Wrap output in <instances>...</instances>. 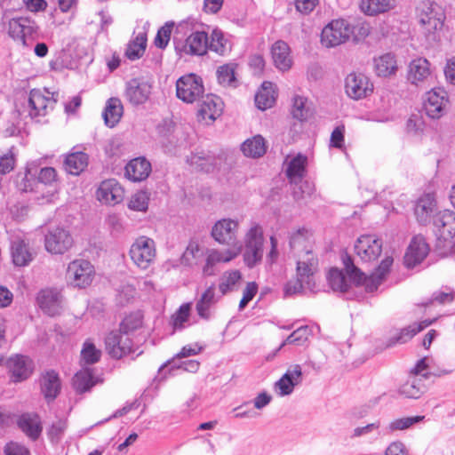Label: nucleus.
I'll return each instance as SVG.
<instances>
[{
  "mask_svg": "<svg viewBox=\"0 0 455 455\" xmlns=\"http://www.w3.org/2000/svg\"><path fill=\"white\" fill-rule=\"evenodd\" d=\"M311 236V233L306 228H299L290 236V247L298 256L297 279L286 283V295L299 293L303 289L313 291L315 288L314 274L317 269L318 261L312 252Z\"/></svg>",
  "mask_w": 455,
  "mask_h": 455,
  "instance_id": "f257e3e1",
  "label": "nucleus"
},
{
  "mask_svg": "<svg viewBox=\"0 0 455 455\" xmlns=\"http://www.w3.org/2000/svg\"><path fill=\"white\" fill-rule=\"evenodd\" d=\"M417 19L426 39L429 42L436 41L445 20L443 7L433 1H422L417 7Z\"/></svg>",
  "mask_w": 455,
  "mask_h": 455,
  "instance_id": "f03ea898",
  "label": "nucleus"
},
{
  "mask_svg": "<svg viewBox=\"0 0 455 455\" xmlns=\"http://www.w3.org/2000/svg\"><path fill=\"white\" fill-rule=\"evenodd\" d=\"M346 271L349 276L357 283L363 284L366 291L373 292L386 279L393 265V258L390 256L385 257L376 270L370 275L366 276L353 262L351 257L347 254L342 258Z\"/></svg>",
  "mask_w": 455,
  "mask_h": 455,
  "instance_id": "7ed1b4c3",
  "label": "nucleus"
},
{
  "mask_svg": "<svg viewBox=\"0 0 455 455\" xmlns=\"http://www.w3.org/2000/svg\"><path fill=\"white\" fill-rule=\"evenodd\" d=\"M39 27L29 17L20 16L10 19L7 22V33L15 42L28 46V41H34L38 35Z\"/></svg>",
  "mask_w": 455,
  "mask_h": 455,
  "instance_id": "20e7f679",
  "label": "nucleus"
},
{
  "mask_svg": "<svg viewBox=\"0 0 455 455\" xmlns=\"http://www.w3.org/2000/svg\"><path fill=\"white\" fill-rule=\"evenodd\" d=\"M95 275L94 267L90 261L75 259L71 261L66 270L67 284L77 289H84L91 285Z\"/></svg>",
  "mask_w": 455,
  "mask_h": 455,
  "instance_id": "39448f33",
  "label": "nucleus"
},
{
  "mask_svg": "<svg viewBox=\"0 0 455 455\" xmlns=\"http://www.w3.org/2000/svg\"><path fill=\"white\" fill-rule=\"evenodd\" d=\"M263 230L258 224H253L244 236L243 260L247 267H253L263 256Z\"/></svg>",
  "mask_w": 455,
  "mask_h": 455,
  "instance_id": "423d86ee",
  "label": "nucleus"
},
{
  "mask_svg": "<svg viewBox=\"0 0 455 455\" xmlns=\"http://www.w3.org/2000/svg\"><path fill=\"white\" fill-rule=\"evenodd\" d=\"M129 255L132 262L140 269H148L156 256V243L148 236L138 237L132 244Z\"/></svg>",
  "mask_w": 455,
  "mask_h": 455,
  "instance_id": "0eeeda50",
  "label": "nucleus"
},
{
  "mask_svg": "<svg viewBox=\"0 0 455 455\" xmlns=\"http://www.w3.org/2000/svg\"><path fill=\"white\" fill-rule=\"evenodd\" d=\"M239 221L231 218H224L214 223L212 228L211 235L220 244L229 246L235 250L241 246L238 237Z\"/></svg>",
  "mask_w": 455,
  "mask_h": 455,
  "instance_id": "6e6552de",
  "label": "nucleus"
},
{
  "mask_svg": "<svg viewBox=\"0 0 455 455\" xmlns=\"http://www.w3.org/2000/svg\"><path fill=\"white\" fill-rule=\"evenodd\" d=\"M353 34L350 24L343 20H334L322 30L321 43L327 48L335 47L346 43Z\"/></svg>",
  "mask_w": 455,
  "mask_h": 455,
  "instance_id": "1a4fd4ad",
  "label": "nucleus"
},
{
  "mask_svg": "<svg viewBox=\"0 0 455 455\" xmlns=\"http://www.w3.org/2000/svg\"><path fill=\"white\" fill-rule=\"evenodd\" d=\"M204 92L202 78L195 74L182 76L176 82V95L185 103H194L203 97Z\"/></svg>",
  "mask_w": 455,
  "mask_h": 455,
  "instance_id": "9d476101",
  "label": "nucleus"
},
{
  "mask_svg": "<svg viewBox=\"0 0 455 455\" xmlns=\"http://www.w3.org/2000/svg\"><path fill=\"white\" fill-rule=\"evenodd\" d=\"M105 348L114 359H120L136 351L130 336L120 331H112L105 338Z\"/></svg>",
  "mask_w": 455,
  "mask_h": 455,
  "instance_id": "9b49d317",
  "label": "nucleus"
},
{
  "mask_svg": "<svg viewBox=\"0 0 455 455\" xmlns=\"http://www.w3.org/2000/svg\"><path fill=\"white\" fill-rule=\"evenodd\" d=\"M57 102V99L48 91L33 89L28 97V115L32 117L44 116L49 111L52 110Z\"/></svg>",
  "mask_w": 455,
  "mask_h": 455,
  "instance_id": "f8f14e48",
  "label": "nucleus"
},
{
  "mask_svg": "<svg viewBox=\"0 0 455 455\" xmlns=\"http://www.w3.org/2000/svg\"><path fill=\"white\" fill-rule=\"evenodd\" d=\"M382 251V241L373 235H363L357 238L355 252L363 262L376 260Z\"/></svg>",
  "mask_w": 455,
  "mask_h": 455,
  "instance_id": "ddd939ff",
  "label": "nucleus"
},
{
  "mask_svg": "<svg viewBox=\"0 0 455 455\" xmlns=\"http://www.w3.org/2000/svg\"><path fill=\"white\" fill-rule=\"evenodd\" d=\"M152 92V84L144 78H132L125 84L124 98L133 106L148 101Z\"/></svg>",
  "mask_w": 455,
  "mask_h": 455,
  "instance_id": "4468645a",
  "label": "nucleus"
},
{
  "mask_svg": "<svg viewBox=\"0 0 455 455\" xmlns=\"http://www.w3.org/2000/svg\"><path fill=\"white\" fill-rule=\"evenodd\" d=\"M73 237L69 232L61 228H56L48 232L44 238V246L52 254H63L73 246Z\"/></svg>",
  "mask_w": 455,
  "mask_h": 455,
  "instance_id": "2eb2a0df",
  "label": "nucleus"
},
{
  "mask_svg": "<svg viewBox=\"0 0 455 455\" xmlns=\"http://www.w3.org/2000/svg\"><path fill=\"white\" fill-rule=\"evenodd\" d=\"M345 90L349 98L361 100L372 92L373 85L365 75L351 73L346 77Z\"/></svg>",
  "mask_w": 455,
  "mask_h": 455,
  "instance_id": "dca6fc26",
  "label": "nucleus"
},
{
  "mask_svg": "<svg viewBox=\"0 0 455 455\" xmlns=\"http://www.w3.org/2000/svg\"><path fill=\"white\" fill-rule=\"evenodd\" d=\"M242 251L241 246L235 250L227 249L220 251L217 249H208L205 252V265L203 267V273L205 275H214V267L219 263H227L236 258Z\"/></svg>",
  "mask_w": 455,
  "mask_h": 455,
  "instance_id": "f3484780",
  "label": "nucleus"
},
{
  "mask_svg": "<svg viewBox=\"0 0 455 455\" xmlns=\"http://www.w3.org/2000/svg\"><path fill=\"white\" fill-rule=\"evenodd\" d=\"M435 234L438 240L454 243L455 238V212L445 210L439 213L435 220Z\"/></svg>",
  "mask_w": 455,
  "mask_h": 455,
  "instance_id": "a211bd4d",
  "label": "nucleus"
},
{
  "mask_svg": "<svg viewBox=\"0 0 455 455\" xmlns=\"http://www.w3.org/2000/svg\"><path fill=\"white\" fill-rule=\"evenodd\" d=\"M447 93L443 89H433L427 92L424 100V109L426 114L431 118H440L447 106Z\"/></svg>",
  "mask_w": 455,
  "mask_h": 455,
  "instance_id": "6ab92c4d",
  "label": "nucleus"
},
{
  "mask_svg": "<svg viewBox=\"0 0 455 455\" xmlns=\"http://www.w3.org/2000/svg\"><path fill=\"white\" fill-rule=\"evenodd\" d=\"M302 382V370L299 364L288 368L282 378L275 382V388L280 396L289 395L296 386Z\"/></svg>",
  "mask_w": 455,
  "mask_h": 455,
  "instance_id": "aec40b11",
  "label": "nucleus"
},
{
  "mask_svg": "<svg viewBox=\"0 0 455 455\" xmlns=\"http://www.w3.org/2000/svg\"><path fill=\"white\" fill-rule=\"evenodd\" d=\"M37 303L40 308L49 315H56L60 314L63 297L56 289H44L42 290L37 295Z\"/></svg>",
  "mask_w": 455,
  "mask_h": 455,
  "instance_id": "412c9836",
  "label": "nucleus"
},
{
  "mask_svg": "<svg viewBox=\"0 0 455 455\" xmlns=\"http://www.w3.org/2000/svg\"><path fill=\"white\" fill-rule=\"evenodd\" d=\"M124 189L114 179L104 180L97 190V198L106 204H117L124 199Z\"/></svg>",
  "mask_w": 455,
  "mask_h": 455,
  "instance_id": "4be33fe9",
  "label": "nucleus"
},
{
  "mask_svg": "<svg viewBox=\"0 0 455 455\" xmlns=\"http://www.w3.org/2000/svg\"><path fill=\"white\" fill-rule=\"evenodd\" d=\"M431 76L430 63L425 58L412 60L408 67L407 79L416 86L424 85Z\"/></svg>",
  "mask_w": 455,
  "mask_h": 455,
  "instance_id": "5701e85b",
  "label": "nucleus"
},
{
  "mask_svg": "<svg viewBox=\"0 0 455 455\" xmlns=\"http://www.w3.org/2000/svg\"><path fill=\"white\" fill-rule=\"evenodd\" d=\"M429 247L422 235L412 238L407 252L404 256V263L407 267H414L419 264L428 254Z\"/></svg>",
  "mask_w": 455,
  "mask_h": 455,
  "instance_id": "b1692460",
  "label": "nucleus"
},
{
  "mask_svg": "<svg viewBox=\"0 0 455 455\" xmlns=\"http://www.w3.org/2000/svg\"><path fill=\"white\" fill-rule=\"evenodd\" d=\"M209 49L208 35L204 31L190 34L180 51L187 55L203 56Z\"/></svg>",
  "mask_w": 455,
  "mask_h": 455,
  "instance_id": "393cba45",
  "label": "nucleus"
},
{
  "mask_svg": "<svg viewBox=\"0 0 455 455\" xmlns=\"http://www.w3.org/2000/svg\"><path fill=\"white\" fill-rule=\"evenodd\" d=\"M198 109V118L205 123L213 122L222 112L221 100L213 94L203 95Z\"/></svg>",
  "mask_w": 455,
  "mask_h": 455,
  "instance_id": "a878e982",
  "label": "nucleus"
},
{
  "mask_svg": "<svg viewBox=\"0 0 455 455\" xmlns=\"http://www.w3.org/2000/svg\"><path fill=\"white\" fill-rule=\"evenodd\" d=\"M125 177L133 182L145 180L151 172V164L143 156L132 159L124 168Z\"/></svg>",
  "mask_w": 455,
  "mask_h": 455,
  "instance_id": "bb28decb",
  "label": "nucleus"
},
{
  "mask_svg": "<svg viewBox=\"0 0 455 455\" xmlns=\"http://www.w3.org/2000/svg\"><path fill=\"white\" fill-rule=\"evenodd\" d=\"M148 29L144 26L140 30L134 32V36L127 44L124 55L130 60H137L145 53L147 47Z\"/></svg>",
  "mask_w": 455,
  "mask_h": 455,
  "instance_id": "cd10ccee",
  "label": "nucleus"
},
{
  "mask_svg": "<svg viewBox=\"0 0 455 455\" xmlns=\"http://www.w3.org/2000/svg\"><path fill=\"white\" fill-rule=\"evenodd\" d=\"M7 365L15 382L26 379L32 372V361L24 355L11 357Z\"/></svg>",
  "mask_w": 455,
  "mask_h": 455,
  "instance_id": "c85d7f7f",
  "label": "nucleus"
},
{
  "mask_svg": "<svg viewBox=\"0 0 455 455\" xmlns=\"http://www.w3.org/2000/svg\"><path fill=\"white\" fill-rule=\"evenodd\" d=\"M272 59L275 66L281 71L291 68L292 60L290 55V47L284 41L275 42L271 48Z\"/></svg>",
  "mask_w": 455,
  "mask_h": 455,
  "instance_id": "c756f323",
  "label": "nucleus"
},
{
  "mask_svg": "<svg viewBox=\"0 0 455 455\" xmlns=\"http://www.w3.org/2000/svg\"><path fill=\"white\" fill-rule=\"evenodd\" d=\"M435 208V200L433 195L426 194L420 196L415 204L414 213L417 220L426 225L429 222L431 215Z\"/></svg>",
  "mask_w": 455,
  "mask_h": 455,
  "instance_id": "7c9ffc66",
  "label": "nucleus"
},
{
  "mask_svg": "<svg viewBox=\"0 0 455 455\" xmlns=\"http://www.w3.org/2000/svg\"><path fill=\"white\" fill-rule=\"evenodd\" d=\"M216 302L215 286L212 284L204 291L196 302V310L199 317L204 320H210Z\"/></svg>",
  "mask_w": 455,
  "mask_h": 455,
  "instance_id": "2f4dec72",
  "label": "nucleus"
},
{
  "mask_svg": "<svg viewBox=\"0 0 455 455\" xmlns=\"http://www.w3.org/2000/svg\"><path fill=\"white\" fill-rule=\"evenodd\" d=\"M17 423L19 427L32 440H36L42 432L40 419L36 414L24 413L19 418Z\"/></svg>",
  "mask_w": 455,
  "mask_h": 455,
  "instance_id": "473e14b6",
  "label": "nucleus"
},
{
  "mask_svg": "<svg viewBox=\"0 0 455 455\" xmlns=\"http://www.w3.org/2000/svg\"><path fill=\"white\" fill-rule=\"evenodd\" d=\"M41 389L47 400L55 399L60 390V380L58 373L54 371H46L42 376Z\"/></svg>",
  "mask_w": 455,
  "mask_h": 455,
  "instance_id": "72a5a7b5",
  "label": "nucleus"
},
{
  "mask_svg": "<svg viewBox=\"0 0 455 455\" xmlns=\"http://www.w3.org/2000/svg\"><path fill=\"white\" fill-rule=\"evenodd\" d=\"M89 162L88 155L77 151L67 155L64 161L65 170L72 175H79L87 167Z\"/></svg>",
  "mask_w": 455,
  "mask_h": 455,
  "instance_id": "f704fd0d",
  "label": "nucleus"
},
{
  "mask_svg": "<svg viewBox=\"0 0 455 455\" xmlns=\"http://www.w3.org/2000/svg\"><path fill=\"white\" fill-rule=\"evenodd\" d=\"M124 113V108L118 98H110L107 101L103 111V118L107 126L114 127L120 121Z\"/></svg>",
  "mask_w": 455,
  "mask_h": 455,
  "instance_id": "c9c22d12",
  "label": "nucleus"
},
{
  "mask_svg": "<svg viewBox=\"0 0 455 455\" xmlns=\"http://www.w3.org/2000/svg\"><path fill=\"white\" fill-rule=\"evenodd\" d=\"M374 68L379 76L387 77L397 71V63L394 54L385 53L374 59Z\"/></svg>",
  "mask_w": 455,
  "mask_h": 455,
  "instance_id": "e433bc0d",
  "label": "nucleus"
},
{
  "mask_svg": "<svg viewBox=\"0 0 455 455\" xmlns=\"http://www.w3.org/2000/svg\"><path fill=\"white\" fill-rule=\"evenodd\" d=\"M241 150L247 157L259 158L267 151L266 141L262 136L255 135L241 145Z\"/></svg>",
  "mask_w": 455,
  "mask_h": 455,
  "instance_id": "4c0bfd02",
  "label": "nucleus"
},
{
  "mask_svg": "<svg viewBox=\"0 0 455 455\" xmlns=\"http://www.w3.org/2000/svg\"><path fill=\"white\" fill-rule=\"evenodd\" d=\"M12 257L16 266L23 267L32 260V254L24 240L16 238L12 241Z\"/></svg>",
  "mask_w": 455,
  "mask_h": 455,
  "instance_id": "58836bf2",
  "label": "nucleus"
},
{
  "mask_svg": "<svg viewBox=\"0 0 455 455\" xmlns=\"http://www.w3.org/2000/svg\"><path fill=\"white\" fill-rule=\"evenodd\" d=\"M426 387L421 377L411 376L399 388L400 395L406 398L418 399L425 392Z\"/></svg>",
  "mask_w": 455,
  "mask_h": 455,
  "instance_id": "ea45409f",
  "label": "nucleus"
},
{
  "mask_svg": "<svg viewBox=\"0 0 455 455\" xmlns=\"http://www.w3.org/2000/svg\"><path fill=\"white\" fill-rule=\"evenodd\" d=\"M395 7V0H362L360 8L367 15L384 13Z\"/></svg>",
  "mask_w": 455,
  "mask_h": 455,
  "instance_id": "a19ab883",
  "label": "nucleus"
},
{
  "mask_svg": "<svg viewBox=\"0 0 455 455\" xmlns=\"http://www.w3.org/2000/svg\"><path fill=\"white\" fill-rule=\"evenodd\" d=\"M275 101L273 84L271 82H264L261 88L255 95V104L258 108L266 110L270 108Z\"/></svg>",
  "mask_w": 455,
  "mask_h": 455,
  "instance_id": "79ce46f5",
  "label": "nucleus"
},
{
  "mask_svg": "<svg viewBox=\"0 0 455 455\" xmlns=\"http://www.w3.org/2000/svg\"><path fill=\"white\" fill-rule=\"evenodd\" d=\"M307 162V156L301 154H299L291 160L286 170V174L291 182L297 183L302 180L306 172Z\"/></svg>",
  "mask_w": 455,
  "mask_h": 455,
  "instance_id": "37998d69",
  "label": "nucleus"
},
{
  "mask_svg": "<svg viewBox=\"0 0 455 455\" xmlns=\"http://www.w3.org/2000/svg\"><path fill=\"white\" fill-rule=\"evenodd\" d=\"M208 44L209 49L220 56H224L231 51L230 42L219 28H214L212 31L211 40H208Z\"/></svg>",
  "mask_w": 455,
  "mask_h": 455,
  "instance_id": "c03bdc74",
  "label": "nucleus"
},
{
  "mask_svg": "<svg viewBox=\"0 0 455 455\" xmlns=\"http://www.w3.org/2000/svg\"><path fill=\"white\" fill-rule=\"evenodd\" d=\"M430 322H423L420 323H413L400 330L396 336L390 339L388 346L395 344H403L412 339L418 332L421 331L424 328L428 326Z\"/></svg>",
  "mask_w": 455,
  "mask_h": 455,
  "instance_id": "a18cd8bd",
  "label": "nucleus"
},
{
  "mask_svg": "<svg viewBox=\"0 0 455 455\" xmlns=\"http://www.w3.org/2000/svg\"><path fill=\"white\" fill-rule=\"evenodd\" d=\"M73 385L76 390L79 393L88 391L95 385L92 370L90 368H84L78 371L73 379Z\"/></svg>",
  "mask_w": 455,
  "mask_h": 455,
  "instance_id": "49530a36",
  "label": "nucleus"
},
{
  "mask_svg": "<svg viewBox=\"0 0 455 455\" xmlns=\"http://www.w3.org/2000/svg\"><path fill=\"white\" fill-rule=\"evenodd\" d=\"M204 255L203 249L197 242L191 241L183 252L180 261L185 266L196 265Z\"/></svg>",
  "mask_w": 455,
  "mask_h": 455,
  "instance_id": "de8ad7c7",
  "label": "nucleus"
},
{
  "mask_svg": "<svg viewBox=\"0 0 455 455\" xmlns=\"http://www.w3.org/2000/svg\"><path fill=\"white\" fill-rule=\"evenodd\" d=\"M16 186L21 192L38 191L37 180L31 175V169L26 166L24 172H20L16 176Z\"/></svg>",
  "mask_w": 455,
  "mask_h": 455,
  "instance_id": "09e8293b",
  "label": "nucleus"
},
{
  "mask_svg": "<svg viewBox=\"0 0 455 455\" xmlns=\"http://www.w3.org/2000/svg\"><path fill=\"white\" fill-rule=\"evenodd\" d=\"M328 282L333 291L346 292L348 289V283L341 271L332 268L328 274Z\"/></svg>",
  "mask_w": 455,
  "mask_h": 455,
  "instance_id": "8fccbe9b",
  "label": "nucleus"
},
{
  "mask_svg": "<svg viewBox=\"0 0 455 455\" xmlns=\"http://www.w3.org/2000/svg\"><path fill=\"white\" fill-rule=\"evenodd\" d=\"M307 100L302 96L293 98L291 115L294 118L303 121L307 119L310 115L309 108L307 107Z\"/></svg>",
  "mask_w": 455,
  "mask_h": 455,
  "instance_id": "3c124183",
  "label": "nucleus"
},
{
  "mask_svg": "<svg viewBox=\"0 0 455 455\" xmlns=\"http://www.w3.org/2000/svg\"><path fill=\"white\" fill-rule=\"evenodd\" d=\"M142 324V316L140 313H133L127 315L120 323L119 331L127 336L139 329Z\"/></svg>",
  "mask_w": 455,
  "mask_h": 455,
  "instance_id": "603ef678",
  "label": "nucleus"
},
{
  "mask_svg": "<svg viewBox=\"0 0 455 455\" xmlns=\"http://www.w3.org/2000/svg\"><path fill=\"white\" fill-rule=\"evenodd\" d=\"M101 351L97 349L94 344L90 341H85L81 351L82 361L85 364H93L100 361Z\"/></svg>",
  "mask_w": 455,
  "mask_h": 455,
  "instance_id": "864d4df0",
  "label": "nucleus"
},
{
  "mask_svg": "<svg viewBox=\"0 0 455 455\" xmlns=\"http://www.w3.org/2000/svg\"><path fill=\"white\" fill-rule=\"evenodd\" d=\"M217 79L219 84L227 86L235 82V67L233 64H225L218 68Z\"/></svg>",
  "mask_w": 455,
  "mask_h": 455,
  "instance_id": "5fc2aeb1",
  "label": "nucleus"
},
{
  "mask_svg": "<svg viewBox=\"0 0 455 455\" xmlns=\"http://www.w3.org/2000/svg\"><path fill=\"white\" fill-rule=\"evenodd\" d=\"M173 26L174 23L169 21L158 29L157 34L154 40V44L157 48L164 49L168 45L171 39Z\"/></svg>",
  "mask_w": 455,
  "mask_h": 455,
  "instance_id": "6e6d98bb",
  "label": "nucleus"
},
{
  "mask_svg": "<svg viewBox=\"0 0 455 455\" xmlns=\"http://www.w3.org/2000/svg\"><path fill=\"white\" fill-rule=\"evenodd\" d=\"M190 315V304L186 303L180 307L178 311L172 316V323L174 330H181L184 323L188 321Z\"/></svg>",
  "mask_w": 455,
  "mask_h": 455,
  "instance_id": "4d7b16f0",
  "label": "nucleus"
},
{
  "mask_svg": "<svg viewBox=\"0 0 455 455\" xmlns=\"http://www.w3.org/2000/svg\"><path fill=\"white\" fill-rule=\"evenodd\" d=\"M241 279V273L238 270L227 272L223 275L220 283V290L222 294H226Z\"/></svg>",
  "mask_w": 455,
  "mask_h": 455,
  "instance_id": "13d9d810",
  "label": "nucleus"
},
{
  "mask_svg": "<svg viewBox=\"0 0 455 455\" xmlns=\"http://www.w3.org/2000/svg\"><path fill=\"white\" fill-rule=\"evenodd\" d=\"M309 332L307 326H300L287 337L282 346L286 344L302 345L307 339Z\"/></svg>",
  "mask_w": 455,
  "mask_h": 455,
  "instance_id": "bf43d9fd",
  "label": "nucleus"
},
{
  "mask_svg": "<svg viewBox=\"0 0 455 455\" xmlns=\"http://www.w3.org/2000/svg\"><path fill=\"white\" fill-rule=\"evenodd\" d=\"M148 206V197L143 191H139L132 196L128 207L131 210L145 212Z\"/></svg>",
  "mask_w": 455,
  "mask_h": 455,
  "instance_id": "052dcab7",
  "label": "nucleus"
},
{
  "mask_svg": "<svg viewBox=\"0 0 455 455\" xmlns=\"http://www.w3.org/2000/svg\"><path fill=\"white\" fill-rule=\"evenodd\" d=\"M15 164L16 158L12 148L0 153V174L11 172L14 169Z\"/></svg>",
  "mask_w": 455,
  "mask_h": 455,
  "instance_id": "680f3d73",
  "label": "nucleus"
},
{
  "mask_svg": "<svg viewBox=\"0 0 455 455\" xmlns=\"http://www.w3.org/2000/svg\"><path fill=\"white\" fill-rule=\"evenodd\" d=\"M423 419V416L405 417L402 419H397L390 422L388 429L390 431L407 429L413 424L421 421Z\"/></svg>",
  "mask_w": 455,
  "mask_h": 455,
  "instance_id": "e2e57ef3",
  "label": "nucleus"
},
{
  "mask_svg": "<svg viewBox=\"0 0 455 455\" xmlns=\"http://www.w3.org/2000/svg\"><path fill=\"white\" fill-rule=\"evenodd\" d=\"M454 299V291L446 288L445 291H438L433 293L432 298L429 301L423 304V306L427 307L434 302H437L439 304L451 303Z\"/></svg>",
  "mask_w": 455,
  "mask_h": 455,
  "instance_id": "0e129e2a",
  "label": "nucleus"
},
{
  "mask_svg": "<svg viewBox=\"0 0 455 455\" xmlns=\"http://www.w3.org/2000/svg\"><path fill=\"white\" fill-rule=\"evenodd\" d=\"M56 178L57 172L54 168H42L37 178L38 188H40L43 185H52L56 181Z\"/></svg>",
  "mask_w": 455,
  "mask_h": 455,
  "instance_id": "69168bd1",
  "label": "nucleus"
},
{
  "mask_svg": "<svg viewBox=\"0 0 455 455\" xmlns=\"http://www.w3.org/2000/svg\"><path fill=\"white\" fill-rule=\"evenodd\" d=\"M67 428V421L65 419H58L53 422L49 430L48 435L52 442H58Z\"/></svg>",
  "mask_w": 455,
  "mask_h": 455,
  "instance_id": "338daca9",
  "label": "nucleus"
},
{
  "mask_svg": "<svg viewBox=\"0 0 455 455\" xmlns=\"http://www.w3.org/2000/svg\"><path fill=\"white\" fill-rule=\"evenodd\" d=\"M5 455H30L28 448L18 443H8L4 449Z\"/></svg>",
  "mask_w": 455,
  "mask_h": 455,
  "instance_id": "774afa93",
  "label": "nucleus"
}]
</instances>
